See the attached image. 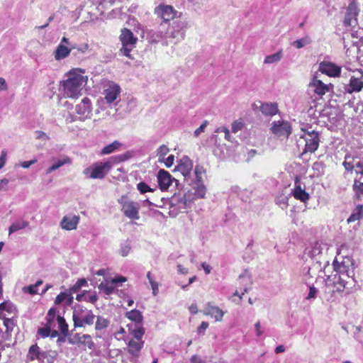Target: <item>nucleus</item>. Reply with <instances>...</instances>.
Segmentation results:
<instances>
[{
    "instance_id": "6ab92c4d",
    "label": "nucleus",
    "mask_w": 363,
    "mask_h": 363,
    "mask_svg": "<svg viewBox=\"0 0 363 363\" xmlns=\"http://www.w3.org/2000/svg\"><path fill=\"white\" fill-rule=\"evenodd\" d=\"M157 182L162 191H166L172 184V175L164 169H160L157 173Z\"/></svg>"
},
{
    "instance_id": "09e8293b",
    "label": "nucleus",
    "mask_w": 363,
    "mask_h": 363,
    "mask_svg": "<svg viewBox=\"0 0 363 363\" xmlns=\"http://www.w3.org/2000/svg\"><path fill=\"white\" fill-rule=\"evenodd\" d=\"M350 156H346L345 157V160L342 163V165L344 166V167L345 168V169L347 171L352 172L354 169L355 165H354L352 164V162L347 161V160L350 159Z\"/></svg>"
},
{
    "instance_id": "69168bd1",
    "label": "nucleus",
    "mask_w": 363,
    "mask_h": 363,
    "mask_svg": "<svg viewBox=\"0 0 363 363\" xmlns=\"http://www.w3.org/2000/svg\"><path fill=\"white\" fill-rule=\"evenodd\" d=\"M189 310L190 313H192V314H196L199 312L198 307H197V305L196 303L191 304L189 307Z\"/></svg>"
},
{
    "instance_id": "1a4fd4ad",
    "label": "nucleus",
    "mask_w": 363,
    "mask_h": 363,
    "mask_svg": "<svg viewBox=\"0 0 363 363\" xmlns=\"http://www.w3.org/2000/svg\"><path fill=\"white\" fill-rule=\"evenodd\" d=\"M154 13L162 20V23L160 24L161 26L163 23L169 22L171 20H174L177 17V11L170 5L160 4L155 8Z\"/></svg>"
},
{
    "instance_id": "f03ea898",
    "label": "nucleus",
    "mask_w": 363,
    "mask_h": 363,
    "mask_svg": "<svg viewBox=\"0 0 363 363\" xmlns=\"http://www.w3.org/2000/svg\"><path fill=\"white\" fill-rule=\"evenodd\" d=\"M127 159L126 154L111 157L106 161L93 163L84 169L83 174L89 179H102L109 173L113 165L124 162Z\"/></svg>"
},
{
    "instance_id": "5fc2aeb1",
    "label": "nucleus",
    "mask_w": 363,
    "mask_h": 363,
    "mask_svg": "<svg viewBox=\"0 0 363 363\" xmlns=\"http://www.w3.org/2000/svg\"><path fill=\"white\" fill-rule=\"evenodd\" d=\"M208 323L206 321L201 322V325L197 328L199 335H204V331L208 328Z\"/></svg>"
},
{
    "instance_id": "338daca9",
    "label": "nucleus",
    "mask_w": 363,
    "mask_h": 363,
    "mask_svg": "<svg viewBox=\"0 0 363 363\" xmlns=\"http://www.w3.org/2000/svg\"><path fill=\"white\" fill-rule=\"evenodd\" d=\"M201 265H202V267L206 274H208L211 273V267H210L209 264H208L206 262H203Z\"/></svg>"
},
{
    "instance_id": "7c9ffc66",
    "label": "nucleus",
    "mask_w": 363,
    "mask_h": 363,
    "mask_svg": "<svg viewBox=\"0 0 363 363\" xmlns=\"http://www.w3.org/2000/svg\"><path fill=\"white\" fill-rule=\"evenodd\" d=\"M71 162H72V160L69 157H65L63 159L58 160L57 162L54 163L51 167H50L46 170V174H49L51 172H52L53 171L59 169L62 166L67 164H71Z\"/></svg>"
},
{
    "instance_id": "bf43d9fd",
    "label": "nucleus",
    "mask_w": 363,
    "mask_h": 363,
    "mask_svg": "<svg viewBox=\"0 0 363 363\" xmlns=\"http://www.w3.org/2000/svg\"><path fill=\"white\" fill-rule=\"evenodd\" d=\"M98 300V296L96 294H94L92 295L89 296L88 297L85 298V301L86 302L91 303H95Z\"/></svg>"
},
{
    "instance_id": "473e14b6",
    "label": "nucleus",
    "mask_w": 363,
    "mask_h": 363,
    "mask_svg": "<svg viewBox=\"0 0 363 363\" xmlns=\"http://www.w3.org/2000/svg\"><path fill=\"white\" fill-rule=\"evenodd\" d=\"M28 224H29L28 222L23 220H20L16 221V222L13 223L11 225V226L9 227V234L11 235V233H13L16 231L24 229L25 228H26L28 225Z\"/></svg>"
},
{
    "instance_id": "6e6552de",
    "label": "nucleus",
    "mask_w": 363,
    "mask_h": 363,
    "mask_svg": "<svg viewBox=\"0 0 363 363\" xmlns=\"http://www.w3.org/2000/svg\"><path fill=\"white\" fill-rule=\"evenodd\" d=\"M84 311L74 310L72 314V320L74 328H84L86 325H91L95 320V315L91 311H86L83 315Z\"/></svg>"
},
{
    "instance_id": "2eb2a0df",
    "label": "nucleus",
    "mask_w": 363,
    "mask_h": 363,
    "mask_svg": "<svg viewBox=\"0 0 363 363\" xmlns=\"http://www.w3.org/2000/svg\"><path fill=\"white\" fill-rule=\"evenodd\" d=\"M69 342L72 345H83L89 350H94L95 347L91 336L88 334L76 333Z\"/></svg>"
},
{
    "instance_id": "393cba45",
    "label": "nucleus",
    "mask_w": 363,
    "mask_h": 363,
    "mask_svg": "<svg viewBox=\"0 0 363 363\" xmlns=\"http://www.w3.org/2000/svg\"><path fill=\"white\" fill-rule=\"evenodd\" d=\"M187 23L184 21H175L172 23V27L174 30L171 31L169 37L175 38L180 35L184 38Z\"/></svg>"
},
{
    "instance_id": "8fccbe9b",
    "label": "nucleus",
    "mask_w": 363,
    "mask_h": 363,
    "mask_svg": "<svg viewBox=\"0 0 363 363\" xmlns=\"http://www.w3.org/2000/svg\"><path fill=\"white\" fill-rule=\"evenodd\" d=\"M310 40L306 38L296 40L294 42V45L298 49L303 48L306 44L309 43Z\"/></svg>"
},
{
    "instance_id": "2f4dec72",
    "label": "nucleus",
    "mask_w": 363,
    "mask_h": 363,
    "mask_svg": "<svg viewBox=\"0 0 363 363\" xmlns=\"http://www.w3.org/2000/svg\"><path fill=\"white\" fill-rule=\"evenodd\" d=\"M363 218V205H358L347 219L348 223L359 220Z\"/></svg>"
},
{
    "instance_id": "58836bf2",
    "label": "nucleus",
    "mask_w": 363,
    "mask_h": 363,
    "mask_svg": "<svg viewBox=\"0 0 363 363\" xmlns=\"http://www.w3.org/2000/svg\"><path fill=\"white\" fill-rule=\"evenodd\" d=\"M86 284L87 281L84 278L78 279L77 282L69 288L70 294H73L77 293L82 286H86Z\"/></svg>"
},
{
    "instance_id": "4468645a",
    "label": "nucleus",
    "mask_w": 363,
    "mask_h": 363,
    "mask_svg": "<svg viewBox=\"0 0 363 363\" xmlns=\"http://www.w3.org/2000/svg\"><path fill=\"white\" fill-rule=\"evenodd\" d=\"M318 71L330 77H340L341 67L331 62L323 61L319 64Z\"/></svg>"
},
{
    "instance_id": "de8ad7c7",
    "label": "nucleus",
    "mask_w": 363,
    "mask_h": 363,
    "mask_svg": "<svg viewBox=\"0 0 363 363\" xmlns=\"http://www.w3.org/2000/svg\"><path fill=\"white\" fill-rule=\"evenodd\" d=\"M169 150L168 148V147L165 145H162L161 146H160V147L157 149V155L160 157H164L166 156L168 152H169Z\"/></svg>"
},
{
    "instance_id": "9d476101",
    "label": "nucleus",
    "mask_w": 363,
    "mask_h": 363,
    "mask_svg": "<svg viewBox=\"0 0 363 363\" xmlns=\"http://www.w3.org/2000/svg\"><path fill=\"white\" fill-rule=\"evenodd\" d=\"M359 13V9L357 3L352 1L346 9V13L343 19V24L346 27L352 26L355 27L357 23V16Z\"/></svg>"
},
{
    "instance_id": "9b49d317",
    "label": "nucleus",
    "mask_w": 363,
    "mask_h": 363,
    "mask_svg": "<svg viewBox=\"0 0 363 363\" xmlns=\"http://www.w3.org/2000/svg\"><path fill=\"white\" fill-rule=\"evenodd\" d=\"M270 130L274 135L279 138L284 137L288 139L291 134V125L286 121H274Z\"/></svg>"
},
{
    "instance_id": "4c0bfd02",
    "label": "nucleus",
    "mask_w": 363,
    "mask_h": 363,
    "mask_svg": "<svg viewBox=\"0 0 363 363\" xmlns=\"http://www.w3.org/2000/svg\"><path fill=\"white\" fill-rule=\"evenodd\" d=\"M43 284L42 280H38L35 284H31L27 287H24L23 289V291L26 293H28L31 295L38 294L37 288Z\"/></svg>"
},
{
    "instance_id": "79ce46f5",
    "label": "nucleus",
    "mask_w": 363,
    "mask_h": 363,
    "mask_svg": "<svg viewBox=\"0 0 363 363\" xmlns=\"http://www.w3.org/2000/svg\"><path fill=\"white\" fill-rule=\"evenodd\" d=\"M352 189L357 196L363 194V182H359L357 179H354Z\"/></svg>"
},
{
    "instance_id": "a211bd4d",
    "label": "nucleus",
    "mask_w": 363,
    "mask_h": 363,
    "mask_svg": "<svg viewBox=\"0 0 363 363\" xmlns=\"http://www.w3.org/2000/svg\"><path fill=\"white\" fill-rule=\"evenodd\" d=\"M206 316L213 318L216 321H222L224 316V312L218 306H213L211 303H208L204 310L201 311Z\"/></svg>"
},
{
    "instance_id": "412c9836",
    "label": "nucleus",
    "mask_w": 363,
    "mask_h": 363,
    "mask_svg": "<svg viewBox=\"0 0 363 363\" xmlns=\"http://www.w3.org/2000/svg\"><path fill=\"white\" fill-rule=\"evenodd\" d=\"M48 355V352L41 351L40 347L37 344H34L28 349L27 359L30 361H34L35 359L41 361L46 359Z\"/></svg>"
},
{
    "instance_id": "a18cd8bd",
    "label": "nucleus",
    "mask_w": 363,
    "mask_h": 363,
    "mask_svg": "<svg viewBox=\"0 0 363 363\" xmlns=\"http://www.w3.org/2000/svg\"><path fill=\"white\" fill-rule=\"evenodd\" d=\"M216 133H225V139L227 141H229V142H230V141H231V135H230V131H229V130L228 129V128H226L225 126H220V127H218V128L216 130Z\"/></svg>"
},
{
    "instance_id": "c756f323",
    "label": "nucleus",
    "mask_w": 363,
    "mask_h": 363,
    "mask_svg": "<svg viewBox=\"0 0 363 363\" xmlns=\"http://www.w3.org/2000/svg\"><path fill=\"white\" fill-rule=\"evenodd\" d=\"M121 143L118 140L113 141L112 143L106 145L101 151V155H109L114 151L118 150L121 147Z\"/></svg>"
},
{
    "instance_id": "6e6d98bb",
    "label": "nucleus",
    "mask_w": 363,
    "mask_h": 363,
    "mask_svg": "<svg viewBox=\"0 0 363 363\" xmlns=\"http://www.w3.org/2000/svg\"><path fill=\"white\" fill-rule=\"evenodd\" d=\"M7 152L4 150L0 155V169L5 165L6 161Z\"/></svg>"
},
{
    "instance_id": "5701e85b",
    "label": "nucleus",
    "mask_w": 363,
    "mask_h": 363,
    "mask_svg": "<svg viewBox=\"0 0 363 363\" xmlns=\"http://www.w3.org/2000/svg\"><path fill=\"white\" fill-rule=\"evenodd\" d=\"M121 93V87L116 84L110 85L104 90L105 99L107 103H113L119 96Z\"/></svg>"
},
{
    "instance_id": "3c124183",
    "label": "nucleus",
    "mask_w": 363,
    "mask_h": 363,
    "mask_svg": "<svg viewBox=\"0 0 363 363\" xmlns=\"http://www.w3.org/2000/svg\"><path fill=\"white\" fill-rule=\"evenodd\" d=\"M132 48H129V46H122V48L120 49L121 53H122L124 56L128 57L129 59H133L130 51Z\"/></svg>"
},
{
    "instance_id": "72a5a7b5",
    "label": "nucleus",
    "mask_w": 363,
    "mask_h": 363,
    "mask_svg": "<svg viewBox=\"0 0 363 363\" xmlns=\"http://www.w3.org/2000/svg\"><path fill=\"white\" fill-rule=\"evenodd\" d=\"M99 289L101 291H103L104 292V294H106V295H110L113 292V291L115 289V285L112 282V281H106L105 282H101L99 285Z\"/></svg>"
},
{
    "instance_id": "f3484780",
    "label": "nucleus",
    "mask_w": 363,
    "mask_h": 363,
    "mask_svg": "<svg viewBox=\"0 0 363 363\" xmlns=\"http://www.w3.org/2000/svg\"><path fill=\"white\" fill-rule=\"evenodd\" d=\"M309 86L313 88V91L315 94L322 97L326 93L333 90L334 86L333 84L330 83L328 84H325L320 79L314 77L310 82Z\"/></svg>"
},
{
    "instance_id": "dca6fc26",
    "label": "nucleus",
    "mask_w": 363,
    "mask_h": 363,
    "mask_svg": "<svg viewBox=\"0 0 363 363\" xmlns=\"http://www.w3.org/2000/svg\"><path fill=\"white\" fill-rule=\"evenodd\" d=\"M292 196L296 200L306 203L310 199V195L306 191L305 187H302L301 179L298 177L294 179V188L292 190Z\"/></svg>"
},
{
    "instance_id": "49530a36",
    "label": "nucleus",
    "mask_w": 363,
    "mask_h": 363,
    "mask_svg": "<svg viewBox=\"0 0 363 363\" xmlns=\"http://www.w3.org/2000/svg\"><path fill=\"white\" fill-rule=\"evenodd\" d=\"M130 246L128 244H123L121 245L119 253L123 257H126L130 251Z\"/></svg>"
},
{
    "instance_id": "e433bc0d",
    "label": "nucleus",
    "mask_w": 363,
    "mask_h": 363,
    "mask_svg": "<svg viewBox=\"0 0 363 363\" xmlns=\"http://www.w3.org/2000/svg\"><path fill=\"white\" fill-rule=\"evenodd\" d=\"M282 57V50H279V52L267 56L264 58V62L265 64H272L276 62H279Z\"/></svg>"
},
{
    "instance_id": "423d86ee",
    "label": "nucleus",
    "mask_w": 363,
    "mask_h": 363,
    "mask_svg": "<svg viewBox=\"0 0 363 363\" xmlns=\"http://www.w3.org/2000/svg\"><path fill=\"white\" fill-rule=\"evenodd\" d=\"M45 320L46 323H49V320L51 321L50 328L52 329L57 327L60 334L63 336V337H59L57 342L63 341L69 334V326L64 317L57 314L56 308H50L47 313Z\"/></svg>"
},
{
    "instance_id": "37998d69",
    "label": "nucleus",
    "mask_w": 363,
    "mask_h": 363,
    "mask_svg": "<svg viewBox=\"0 0 363 363\" xmlns=\"http://www.w3.org/2000/svg\"><path fill=\"white\" fill-rule=\"evenodd\" d=\"M137 189L141 194L152 192L154 190L150 188L145 182H140L137 184Z\"/></svg>"
},
{
    "instance_id": "052dcab7",
    "label": "nucleus",
    "mask_w": 363,
    "mask_h": 363,
    "mask_svg": "<svg viewBox=\"0 0 363 363\" xmlns=\"http://www.w3.org/2000/svg\"><path fill=\"white\" fill-rule=\"evenodd\" d=\"M356 174L363 175V163L362 162H358L355 164Z\"/></svg>"
},
{
    "instance_id": "c03bdc74",
    "label": "nucleus",
    "mask_w": 363,
    "mask_h": 363,
    "mask_svg": "<svg viewBox=\"0 0 363 363\" xmlns=\"http://www.w3.org/2000/svg\"><path fill=\"white\" fill-rule=\"evenodd\" d=\"M206 192V189L205 186L202 184L197 186L195 190V194L196 196L200 198H204Z\"/></svg>"
},
{
    "instance_id": "ea45409f",
    "label": "nucleus",
    "mask_w": 363,
    "mask_h": 363,
    "mask_svg": "<svg viewBox=\"0 0 363 363\" xmlns=\"http://www.w3.org/2000/svg\"><path fill=\"white\" fill-rule=\"evenodd\" d=\"M245 127L243 119L239 118L233 122L231 125V130L233 133H237L238 131L242 130Z\"/></svg>"
},
{
    "instance_id": "680f3d73",
    "label": "nucleus",
    "mask_w": 363,
    "mask_h": 363,
    "mask_svg": "<svg viewBox=\"0 0 363 363\" xmlns=\"http://www.w3.org/2000/svg\"><path fill=\"white\" fill-rule=\"evenodd\" d=\"M112 282L115 284L117 283H122L127 281L126 277L123 276L116 277L111 279Z\"/></svg>"
},
{
    "instance_id": "774afa93",
    "label": "nucleus",
    "mask_w": 363,
    "mask_h": 363,
    "mask_svg": "<svg viewBox=\"0 0 363 363\" xmlns=\"http://www.w3.org/2000/svg\"><path fill=\"white\" fill-rule=\"evenodd\" d=\"M60 334V330H55L54 328V329L50 330V335H49V337H50L51 338H55V337H58Z\"/></svg>"
},
{
    "instance_id": "cd10ccee",
    "label": "nucleus",
    "mask_w": 363,
    "mask_h": 363,
    "mask_svg": "<svg viewBox=\"0 0 363 363\" xmlns=\"http://www.w3.org/2000/svg\"><path fill=\"white\" fill-rule=\"evenodd\" d=\"M71 49L68 48L64 45L60 44L55 50V58L57 60H63L69 55Z\"/></svg>"
},
{
    "instance_id": "0eeeda50",
    "label": "nucleus",
    "mask_w": 363,
    "mask_h": 363,
    "mask_svg": "<svg viewBox=\"0 0 363 363\" xmlns=\"http://www.w3.org/2000/svg\"><path fill=\"white\" fill-rule=\"evenodd\" d=\"M121 206V212L130 220L140 219V205L138 202L130 199L128 195H123L118 199Z\"/></svg>"
},
{
    "instance_id": "c9c22d12",
    "label": "nucleus",
    "mask_w": 363,
    "mask_h": 363,
    "mask_svg": "<svg viewBox=\"0 0 363 363\" xmlns=\"http://www.w3.org/2000/svg\"><path fill=\"white\" fill-rule=\"evenodd\" d=\"M51 321L49 320V323H45V326L43 328H39L37 330V334L40 336L42 338L48 337L50 335V328Z\"/></svg>"
},
{
    "instance_id": "0e129e2a",
    "label": "nucleus",
    "mask_w": 363,
    "mask_h": 363,
    "mask_svg": "<svg viewBox=\"0 0 363 363\" xmlns=\"http://www.w3.org/2000/svg\"><path fill=\"white\" fill-rule=\"evenodd\" d=\"M174 155H169L165 161V165L167 167H171L174 164Z\"/></svg>"
},
{
    "instance_id": "aec40b11",
    "label": "nucleus",
    "mask_w": 363,
    "mask_h": 363,
    "mask_svg": "<svg viewBox=\"0 0 363 363\" xmlns=\"http://www.w3.org/2000/svg\"><path fill=\"white\" fill-rule=\"evenodd\" d=\"M192 168V161L187 156H184L179 161L175 170L181 172L184 177H187L190 175Z\"/></svg>"
},
{
    "instance_id": "39448f33",
    "label": "nucleus",
    "mask_w": 363,
    "mask_h": 363,
    "mask_svg": "<svg viewBox=\"0 0 363 363\" xmlns=\"http://www.w3.org/2000/svg\"><path fill=\"white\" fill-rule=\"evenodd\" d=\"M301 131L303 133V134L300 135V138L303 139L305 141V147L302 154L303 155L308 152H315L319 147V133L312 130L311 126L308 125H306L304 127H301Z\"/></svg>"
},
{
    "instance_id": "13d9d810",
    "label": "nucleus",
    "mask_w": 363,
    "mask_h": 363,
    "mask_svg": "<svg viewBox=\"0 0 363 363\" xmlns=\"http://www.w3.org/2000/svg\"><path fill=\"white\" fill-rule=\"evenodd\" d=\"M37 139L49 140V136L44 132L38 130L35 132Z\"/></svg>"
},
{
    "instance_id": "603ef678",
    "label": "nucleus",
    "mask_w": 363,
    "mask_h": 363,
    "mask_svg": "<svg viewBox=\"0 0 363 363\" xmlns=\"http://www.w3.org/2000/svg\"><path fill=\"white\" fill-rule=\"evenodd\" d=\"M317 293H318V289L315 286H311L309 287L308 294L306 298L307 300L314 298H315Z\"/></svg>"
},
{
    "instance_id": "ddd939ff",
    "label": "nucleus",
    "mask_w": 363,
    "mask_h": 363,
    "mask_svg": "<svg viewBox=\"0 0 363 363\" xmlns=\"http://www.w3.org/2000/svg\"><path fill=\"white\" fill-rule=\"evenodd\" d=\"M75 111L81 121H84L90 118L92 111L91 100L87 97H84L82 101L76 106Z\"/></svg>"
},
{
    "instance_id": "e2e57ef3",
    "label": "nucleus",
    "mask_w": 363,
    "mask_h": 363,
    "mask_svg": "<svg viewBox=\"0 0 363 363\" xmlns=\"http://www.w3.org/2000/svg\"><path fill=\"white\" fill-rule=\"evenodd\" d=\"M36 162H37V160H32L30 161H25L21 164V166L23 168H28L31 164H33Z\"/></svg>"
},
{
    "instance_id": "c85d7f7f",
    "label": "nucleus",
    "mask_w": 363,
    "mask_h": 363,
    "mask_svg": "<svg viewBox=\"0 0 363 363\" xmlns=\"http://www.w3.org/2000/svg\"><path fill=\"white\" fill-rule=\"evenodd\" d=\"M125 317L135 323H141L143 320L141 312L136 309L126 312Z\"/></svg>"
},
{
    "instance_id": "864d4df0",
    "label": "nucleus",
    "mask_w": 363,
    "mask_h": 363,
    "mask_svg": "<svg viewBox=\"0 0 363 363\" xmlns=\"http://www.w3.org/2000/svg\"><path fill=\"white\" fill-rule=\"evenodd\" d=\"M208 125V121H204L203 123L197 129L194 131V136L198 137L201 133L204 132L205 128H206Z\"/></svg>"
},
{
    "instance_id": "4d7b16f0",
    "label": "nucleus",
    "mask_w": 363,
    "mask_h": 363,
    "mask_svg": "<svg viewBox=\"0 0 363 363\" xmlns=\"http://www.w3.org/2000/svg\"><path fill=\"white\" fill-rule=\"evenodd\" d=\"M149 283L151 285L153 295L156 296L157 294L158 290H159L158 289V283L157 281H155L154 279L150 280V281Z\"/></svg>"
},
{
    "instance_id": "4be33fe9",
    "label": "nucleus",
    "mask_w": 363,
    "mask_h": 363,
    "mask_svg": "<svg viewBox=\"0 0 363 363\" xmlns=\"http://www.w3.org/2000/svg\"><path fill=\"white\" fill-rule=\"evenodd\" d=\"M119 38L123 46H134L138 40L133 32L126 28L121 30Z\"/></svg>"
},
{
    "instance_id": "7ed1b4c3",
    "label": "nucleus",
    "mask_w": 363,
    "mask_h": 363,
    "mask_svg": "<svg viewBox=\"0 0 363 363\" xmlns=\"http://www.w3.org/2000/svg\"><path fill=\"white\" fill-rule=\"evenodd\" d=\"M333 267L334 271L338 273V276L337 274L335 275V280L333 281V289L326 294V300L329 302H333L335 301L336 292L341 293L344 291V290L347 287V281L345 279L344 277H347V278H349L348 275L344 274V272H345V267L339 263V262H337V259H335L333 261Z\"/></svg>"
},
{
    "instance_id": "20e7f679",
    "label": "nucleus",
    "mask_w": 363,
    "mask_h": 363,
    "mask_svg": "<svg viewBox=\"0 0 363 363\" xmlns=\"http://www.w3.org/2000/svg\"><path fill=\"white\" fill-rule=\"evenodd\" d=\"M145 333V328L142 326L133 330L129 329V333L132 335V337L127 343L126 350L131 357L135 359L140 357V352L144 346L145 341L143 337Z\"/></svg>"
},
{
    "instance_id": "f704fd0d",
    "label": "nucleus",
    "mask_w": 363,
    "mask_h": 363,
    "mask_svg": "<svg viewBox=\"0 0 363 363\" xmlns=\"http://www.w3.org/2000/svg\"><path fill=\"white\" fill-rule=\"evenodd\" d=\"M109 325V320L102 316H97L95 323V330H102L108 328Z\"/></svg>"
},
{
    "instance_id": "a878e982",
    "label": "nucleus",
    "mask_w": 363,
    "mask_h": 363,
    "mask_svg": "<svg viewBox=\"0 0 363 363\" xmlns=\"http://www.w3.org/2000/svg\"><path fill=\"white\" fill-rule=\"evenodd\" d=\"M261 112L266 116H274L279 109L276 103H264L260 106Z\"/></svg>"
},
{
    "instance_id": "b1692460",
    "label": "nucleus",
    "mask_w": 363,
    "mask_h": 363,
    "mask_svg": "<svg viewBox=\"0 0 363 363\" xmlns=\"http://www.w3.org/2000/svg\"><path fill=\"white\" fill-rule=\"evenodd\" d=\"M79 222V216H64L60 222V226L62 229L67 230H75Z\"/></svg>"
},
{
    "instance_id": "f8f14e48",
    "label": "nucleus",
    "mask_w": 363,
    "mask_h": 363,
    "mask_svg": "<svg viewBox=\"0 0 363 363\" xmlns=\"http://www.w3.org/2000/svg\"><path fill=\"white\" fill-rule=\"evenodd\" d=\"M354 72L355 74L350 77L349 84L345 88V91L350 94L363 89V71L357 69Z\"/></svg>"
},
{
    "instance_id": "bb28decb",
    "label": "nucleus",
    "mask_w": 363,
    "mask_h": 363,
    "mask_svg": "<svg viewBox=\"0 0 363 363\" xmlns=\"http://www.w3.org/2000/svg\"><path fill=\"white\" fill-rule=\"evenodd\" d=\"M64 301L66 302L67 305H70L73 301L72 294H70V290L69 291H63L60 293L55 299V304L60 305Z\"/></svg>"
},
{
    "instance_id": "f257e3e1",
    "label": "nucleus",
    "mask_w": 363,
    "mask_h": 363,
    "mask_svg": "<svg viewBox=\"0 0 363 363\" xmlns=\"http://www.w3.org/2000/svg\"><path fill=\"white\" fill-rule=\"evenodd\" d=\"M85 70L75 68L68 73V78L61 82L64 95L68 98H78L81 95L83 88L86 86L88 77Z\"/></svg>"
},
{
    "instance_id": "a19ab883",
    "label": "nucleus",
    "mask_w": 363,
    "mask_h": 363,
    "mask_svg": "<svg viewBox=\"0 0 363 363\" xmlns=\"http://www.w3.org/2000/svg\"><path fill=\"white\" fill-rule=\"evenodd\" d=\"M4 325L6 328V333H11L16 325V323L15 320L12 318H4Z\"/></svg>"
}]
</instances>
